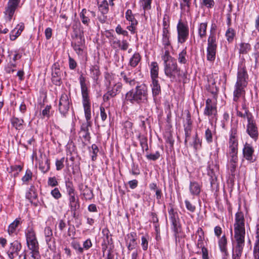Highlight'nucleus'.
I'll list each match as a JSON object with an SVG mask.
<instances>
[{
  "instance_id": "f257e3e1",
  "label": "nucleus",
  "mask_w": 259,
  "mask_h": 259,
  "mask_svg": "<svg viewBox=\"0 0 259 259\" xmlns=\"http://www.w3.org/2000/svg\"><path fill=\"white\" fill-rule=\"evenodd\" d=\"M234 226V239L236 243L233 259H240L244 246L245 235L244 218L243 212L238 211L235 214Z\"/></svg>"
},
{
  "instance_id": "f03ea898",
  "label": "nucleus",
  "mask_w": 259,
  "mask_h": 259,
  "mask_svg": "<svg viewBox=\"0 0 259 259\" xmlns=\"http://www.w3.org/2000/svg\"><path fill=\"white\" fill-rule=\"evenodd\" d=\"M248 75L245 67L241 65L238 69L237 80L234 85L233 101L238 102L240 98L245 99V90L248 84Z\"/></svg>"
},
{
  "instance_id": "7ed1b4c3",
  "label": "nucleus",
  "mask_w": 259,
  "mask_h": 259,
  "mask_svg": "<svg viewBox=\"0 0 259 259\" xmlns=\"http://www.w3.org/2000/svg\"><path fill=\"white\" fill-rule=\"evenodd\" d=\"M147 99L148 88L144 83L136 85L125 95V101L133 104L145 103Z\"/></svg>"
},
{
  "instance_id": "20e7f679",
  "label": "nucleus",
  "mask_w": 259,
  "mask_h": 259,
  "mask_svg": "<svg viewBox=\"0 0 259 259\" xmlns=\"http://www.w3.org/2000/svg\"><path fill=\"white\" fill-rule=\"evenodd\" d=\"M79 80L85 119L87 121H90L91 119V102L89 96V90L85 83V78L82 75H80Z\"/></svg>"
},
{
  "instance_id": "39448f33",
  "label": "nucleus",
  "mask_w": 259,
  "mask_h": 259,
  "mask_svg": "<svg viewBox=\"0 0 259 259\" xmlns=\"http://www.w3.org/2000/svg\"><path fill=\"white\" fill-rule=\"evenodd\" d=\"M27 246L31 250V258L38 259L39 257L38 243L35 233L33 229L29 228L25 231Z\"/></svg>"
},
{
  "instance_id": "423d86ee",
  "label": "nucleus",
  "mask_w": 259,
  "mask_h": 259,
  "mask_svg": "<svg viewBox=\"0 0 259 259\" xmlns=\"http://www.w3.org/2000/svg\"><path fill=\"white\" fill-rule=\"evenodd\" d=\"M217 48L216 34L214 32H211L207 39V47L206 49V58L208 61L213 62L215 60Z\"/></svg>"
},
{
  "instance_id": "0eeeda50",
  "label": "nucleus",
  "mask_w": 259,
  "mask_h": 259,
  "mask_svg": "<svg viewBox=\"0 0 259 259\" xmlns=\"http://www.w3.org/2000/svg\"><path fill=\"white\" fill-rule=\"evenodd\" d=\"M165 75L173 81L180 76V68L178 67L176 60L164 64Z\"/></svg>"
},
{
  "instance_id": "6e6552de",
  "label": "nucleus",
  "mask_w": 259,
  "mask_h": 259,
  "mask_svg": "<svg viewBox=\"0 0 259 259\" xmlns=\"http://www.w3.org/2000/svg\"><path fill=\"white\" fill-rule=\"evenodd\" d=\"M178 41L180 44L184 43L188 39L189 33L187 22H184L180 19L177 26Z\"/></svg>"
},
{
  "instance_id": "1a4fd4ad",
  "label": "nucleus",
  "mask_w": 259,
  "mask_h": 259,
  "mask_svg": "<svg viewBox=\"0 0 259 259\" xmlns=\"http://www.w3.org/2000/svg\"><path fill=\"white\" fill-rule=\"evenodd\" d=\"M19 2L20 0H9L4 12V17L6 21L11 20Z\"/></svg>"
},
{
  "instance_id": "9d476101",
  "label": "nucleus",
  "mask_w": 259,
  "mask_h": 259,
  "mask_svg": "<svg viewBox=\"0 0 259 259\" xmlns=\"http://www.w3.org/2000/svg\"><path fill=\"white\" fill-rule=\"evenodd\" d=\"M237 130L232 128L230 132L229 138V155H237L238 153V141L236 138Z\"/></svg>"
},
{
  "instance_id": "9b49d317",
  "label": "nucleus",
  "mask_w": 259,
  "mask_h": 259,
  "mask_svg": "<svg viewBox=\"0 0 259 259\" xmlns=\"http://www.w3.org/2000/svg\"><path fill=\"white\" fill-rule=\"evenodd\" d=\"M204 114L211 118H213L217 114V103L214 99H207Z\"/></svg>"
},
{
  "instance_id": "f8f14e48",
  "label": "nucleus",
  "mask_w": 259,
  "mask_h": 259,
  "mask_svg": "<svg viewBox=\"0 0 259 259\" xmlns=\"http://www.w3.org/2000/svg\"><path fill=\"white\" fill-rule=\"evenodd\" d=\"M70 104V101L67 95L64 93L61 96L59 104V110L63 115L68 112Z\"/></svg>"
},
{
  "instance_id": "ddd939ff",
  "label": "nucleus",
  "mask_w": 259,
  "mask_h": 259,
  "mask_svg": "<svg viewBox=\"0 0 259 259\" xmlns=\"http://www.w3.org/2000/svg\"><path fill=\"white\" fill-rule=\"evenodd\" d=\"M246 131L250 137L254 140H256L257 139L258 136L257 127L254 119H253L251 120V116L249 115V117H248V123L247 125Z\"/></svg>"
},
{
  "instance_id": "4468645a",
  "label": "nucleus",
  "mask_w": 259,
  "mask_h": 259,
  "mask_svg": "<svg viewBox=\"0 0 259 259\" xmlns=\"http://www.w3.org/2000/svg\"><path fill=\"white\" fill-rule=\"evenodd\" d=\"M21 249V245L17 241H14L10 244L7 253L10 259H13L16 255H18L19 252Z\"/></svg>"
},
{
  "instance_id": "2eb2a0df",
  "label": "nucleus",
  "mask_w": 259,
  "mask_h": 259,
  "mask_svg": "<svg viewBox=\"0 0 259 259\" xmlns=\"http://www.w3.org/2000/svg\"><path fill=\"white\" fill-rule=\"evenodd\" d=\"M254 150L252 146L248 143H245L243 148V155L246 160L250 162H253L255 159L253 158Z\"/></svg>"
},
{
  "instance_id": "dca6fc26",
  "label": "nucleus",
  "mask_w": 259,
  "mask_h": 259,
  "mask_svg": "<svg viewBox=\"0 0 259 259\" xmlns=\"http://www.w3.org/2000/svg\"><path fill=\"white\" fill-rule=\"evenodd\" d=\"M95 16L96 14L94 12L87 10L85 9H82L79 14L80 18L82 23L87 26H89L90 23L91 18L95 17Z\"/></svg>"
},
{
  "instance_id": "f3484780",
  "label": "nucleus",
  "mask_w": 259,
  "mask_h": 259,
  "mask_svg": "<svg viewBox=\"0 0 259 259\" xmlns=\"http://www.w3.org/2000/svg\"><path fill=\"white\" fill-rule=\"evenodd\" d=\"M136 240L137 235L134 232H131L125 237L126 245L129 250H132L136 248L137 244Z\"/></svg>"
},
{
  "instance_id": "a211bd4d",
  "label": "nucleus",
  "mask_w": 259,
  "mask_h": 259,
  "mask_svg": "<svg viewBox=\"0 0 259 259\" xmlns=\"http://www.w3.org/2000/svg\"><path fill=\"white\" fill-rule=\"evenodd\" d=\"M122 88V84L121 82L115 83L111 90H109L107 93L103 96L104 100H108L111 97H115L118 94Z\"/></svg>"
},
{
  "instance_id": "6ab92c4d",
  "label": "nucleus",
  "mask_w": 259,
  "mask_h": 259,
  "mask_svg": "<svg viewBox=\"0 0 259 259\" xmlns=\"http://www.w3.org/2000/svg\"><path fill=\"white\" fill-rule=\"evenodd\" d=\"M61 74V72L59 64L55 63L52 66V80L54 84L56 85H59L60 84Z\"/></svg>"
},
{
  "instance_id": "aec40b11",
  "label": "nucleus",
  "mask_w": 259,
  "mask_h": 259,
  "mask_svg": "<svg viewBox=\"0 0 259 259\" xmlns=\"http://www.w3.org/2000/svg\"><path fill=\"white\" fill-rule=\"evenodd\" d=\"M79 189L82 194L86 200H91L93 198L94 195L92 190L83 184L79 185Z\"/></svg>"
},
{
  "instance_id": "412c9836",
  "label": "nucleus",
  "mask_w": 259,
  "mask_h": 259,
  "mask_svg": "<svg viewBox=\"0 0 259 259\" xmlns=\"http://www.w3.org/2000/svg\"><path fill=\"white\" fill-rule=\"evenodd\" d=\"M120 79L128 84L130 87H134L136 85V80L135 78L131 77V73L129 71H122L120 73Z\"/></svg>"
},
{
  "instance_id": "4be33fe9",
  "label": "nucleus",
  "mask_w": 259,
  "mask_h": 259,
  "mask_svg": "<svg viewBox=\"0 0 259 259\" xmlns=\"http://www.w3.org/2000/svg\"><path fill=\"white\" fill-rule=\"evenodd\" d=\"M168 213L169 215L170 220L172 223L174 227V229L175 232H178V213L175 211L172 207H171L168 210Z\"/></svg>"
},
{
  "instance_id": "5701e85b",
  "label": "nucleus",
  "mask_w": 259,
  "mask_h": 259,
  "mask_svg": "<svg viewBox=\"0 0 259 259\" xmlns=\"http://www.w3.org/2000/svg\"><path fill=\"white\" fill-rule=\"evenodd\" d=\"M104 236L103 237V242L102 243V250L103 253L105 251L108 247V246L112 243V240L109 234V231L108 230H103L102 231Z\"/></svg>"
},
{
  "instance_id": "b1692460",
  "label": "nucleus",
  "mask_w": 259,
  "mask_h": 259,
  "mask_svg": "<svg viewBox=\"0 0 259 259\" xmlns=\"http://www.w3.org/2000/svg\"><path fill=\"white\" fill-rule=\"evenodd\" d=\"M24 28L23 23L19 24L17 26L11 31L10 34V39L12 40H15L21 33Z\"/></svg>"
},
{
  "instance_id": "393cba45",
  "label": "nucleus",
  "mask_w": 259,
  "mask_h": 259,
  "mask_svg": "<svg viewBox=\"0 0 259 259\" xmlns=\"http://www.w3.org/2000/svg\"><path fill=\"white\" fill-rule=\"evenodd\" d=\"M78 38L76 37V39L72 42L71 46L74 50L78 55H82L83 51V46L81 43V37H79V41L78 40Z\"/></svg>"
},
{
  "instance_id": "a878e982",
  "label": "nucleus",
  "mask_w": 259,
  "mask_h": 259,
  "mask_svg": "<svg viewBox=\"0 0 259 259\" xmlns=\"http://www.w3.org/2000/svg\"><path fill=\"white\" fill-rule=\"evenodd\" d=\"M207 28V22H202L198 25L197 27V32L199 37L202 39L205 38L206 36Z\"/></svg>"
},
{
  "instance_id": "bb28decb",
  "label": "nucleus",
  "mask_w": 259,
  "mask_h": 259,
  "mask_svg": "<svg viewBox=\"0 0 259 259\" xmlns=\"http://www.w3.org/2000/svg\"><path fill=\"white\" fill-rule=\"evenodd\" d=\"M159 67L156 62L151 63L150 75L152 80H157L158 77Z\"/></svg>"
},
{
  "instance_id": "cd10ccee",
  "label": "nucleus",
  "mask_w": 259,
  "mask_h": 259,
  "mask_svg": "<svg viewBox=\"0 0 259 259\" xmlns=\"http://www.w3.org/2000/svg\"><path fill=\"white\" fill-rule=\"evenodd\" d=\"M100 75L99 67L97 65L92 66L90 68V76L96 83H97Z\"/></svg>"
},
{
  "instance_id": "c85d7f7f",
  "label": "nucleus",
  "mask_w": 259,
  "mask_h": 259,
  "mask_svg": "<svg viewBox=\"0 0 259 259\" xmlns=\"http://www.w3.org/2000/svg\"><path fill=\"white\" fill-rule=\"evenodd\" d=\"M152 92L153 97H156L161 93V87L158 80H152Z\"/></svg>"
},
{
  "instance_id": "c756f323",
  "label": "nucleus",
  "mask_w": 259,
  "mask_h": 259,
  "mask_svg": "<svg viewBox=\"0 0 259 259\" xmlns=\"http://www.w3.org/2000/svg\"><path fill=\"white\" fill-rule=\"evenodd\" d=\"M189 189L191 194L193 195H198L201 191L199 184L195 182L190 183Z\"/></svg>"
},
{
  "instance_id": "7c9ffc66",
  "label": "nucleus",
  "mask_w": 259,
  "mask_h": 259,
  "mask_svg": "<svg viewBox=\"0 0 259 259\" xmlns=\"http://www.w3.org/2000/svg\"><path fill=\"white\" fill-rule=\"evenodd\" d=\"M256 240L254 247V253L256 259H259V226H257L256 231Z\"/></svg>"
},
{
  "instance_id": "2f4dec72",
  "label": "nucleus",
  "mask_w": 259,
  "mask_h": 259,
  "mask_svg": "<svg viewBox=\"0 0 259 259\" xmlns=\"http://www.w3.org/2000/svg\"><path fill=\"white\" fill-rule=\"evenodd\" d=\"M12 125L17 130H21L23 128L24 121L22 119L17 117H13L11 120Z\"/></svg>"
},
{
  "instance_id": "473e14b6",
  "label": "nucleus",
  "mask_w": 259,
  "mask_h": 259,
  "mask_svg": "<svg viewBox=\"0 0 259 259\" xmlns=\"http://www.w3.org/2000/svg\"><path fill=\"white\" fill-rule=\"evenodd\" d=\"M37 193L35 191L34 186H31L29 190L26 193V197L30 202H32L33 200L37 198Z\"/></svg>"
},
{
  "instance_id": "72a5a7b5",
  "label": "nucleus",
  "mask_w": 259,
  "mask_h": 259,
  "mask_svg": "<svg viewBox=\"0 0 259 259\" xmlns=\"http://www.w3.org/2000/svg\"><path fill=\"white\" fill-rule=\"evenodd\" d=\"M98 8L103 15L106 14L109 11L108 3L107 0H103L100 3L98 2Z\"/></svg>"
},
{
  "instance_id": "f704fd0d",
  "label": "nucleus",
  "mask_w": 259,
  "mask_h": 259,
  "mask_svg": "<svg viewBox=\"0 0 259 259\" xmlns=\"http://www.w3.org/2000/svg\"><path fill=\"white\" fill-rule=\"evenodd\" d=\"M251 46L248 43L241 42L239 44V53L240 54H246L251 50Z\"/></svg>"
},
{
  "instance_id": "c9c22d12",
  "label": "nucleus",
  "mask_w": 259,
  "mask_h": 259,
  "mask_svg": "<svg viewBox=\"0 0 259 259\" xmlns=\"http://www.w3.org/2000/svg\"><path fill=\"white\" fill-rule=\"evenodd\" d=\"M234 103H235L234 104L235 106V109L237 110V116L242 117V118H246L247 119V120H248V117H249V115L251 116V120L253 119L252 114L251 113H250L247 109H245V112L244 113H243L241 111H238V105L237 104V102H234Z\"/></svg>"
},
{
  "instance_id": "e433bc0d",
  "label": "nucleus",
  "mask_w": 259,
  "mask_h": 259,
  "mask_svg": "<svg viewBox=\"0 0 259 259\" xmlns=\"http://www.w3.org/2000/svg\"><path fill=\"white\" fill-rule=\"evenodd\" d=\"M19 224L20 221L16 219L9 226L8 232L10 235H13L16 233V229Z\"/></svg>"
},
{
  "instance_id": "4c0bfd02",
  "label": "nucleus",
  "mask_w": 259,
  "mask_h": 259,
  "mask_svg": "<svg viewBox=\"0 0 259 259\" xmlns=\"http://www.w3.org/2000/svg\"><path fill=\"white\" fill-rule=\"evenodd\" d=\"M178 60L180 64H185L187 62V55L186 48L183 49L179 54Z\"/></svg>"
},
{
  "instance_id": "58836bf2",
  "label": "nucleus",
  "mask_w": 259,
  "mask_h": 259,
  "mask_svg": "<svg viewBox=\"0 0 259 259\" xmlns=\"http://www.w3.org/2000/svg\"><path fill=\"white\" fill-rule=\"evenodd\" d=\"M235 35L234 29L231 27L228 28L225 33L227 40L229 42H232L233 41Z\"/></svg>"
},
{
  "instance_id": "ea45409f",
  "label": "nucleus",
  "mask_w": 259,
  "mask_h": 259,
  "mask_svg": "<svg viewBox=\"0 0 259 259\" xmlns=\"http://www.w3.org/2000/svg\"><path fill=\"white\" fill-rule=\"evenodd\" d=\"M227 241L226 237L223 236L219 241V245L221 251L223 252L226 253Z\"/></svg>"
},
{
  "instance_id": "a19ab883",
  "label": "nucleus",
  "mask_w": 259,
  "mask_h": 259,
  "mask_svg": "<svg viewBox=\"0 0 259 259\" xmlns=\"http://www.w3.org/2000/svg\"><path fill=\"white\" fill-rule=\"evenodd\" d=\"M70 206L72 211H75L79 206L78 199H76L75 196L69 197Z\"/></svg>"
},
{
  "instance_id": "79ce46f5",
  "label": "nucleus",
  "mask_w": 259,
  "mask_h": 259,
  "mask_svg": "<svg viewBox=\"0 0 259 259\" xmlns=\"http://www.w3.org/2000/svg\"><path fill=\"white\" fill-rule=\"evenodd\" d=\"M141 60L139 53H135L130 60V64L132 67H136Z\"/></svg>"
},
{
  "instance_id": "37998d69",
  "label": "nucleus",
  "mask_w": 259,
  "mask_h": 259,
  "mask_svg": "<svg viewBox=\"0 0 259 259\" xmlns=\"http://www.w3.org/2000/svg\"><path fill=\"white\" fill-rule=\"evenodd\" d=\"M125 18L127 20L130 21L131 23L138 24V21L135 18L131 10H127L125 12Z\"/></svg>"
},
{
  "instance_id": "c03bdc74",
  "label": "nucleus",
  "mask_w": 259,
  "mask_h": 259,
  "mask_svg": "<svg viewBox=\"0 0 259 259\" xmlns=\"http://www.w3.org/2000/svg\"><path fill=\"white\" fill-rule=\"evenodd\" d=\"M192 145L196 150L200 149L201 147V141L198 138L197 134H195V136L194 137L193 142L192 144Z\"/></svg>"
},
{
  "instance_id": "a18cd8bd",
  "label": "nucleus",
  "mask_w": 259,
  "mask_h": 259,
  "mask_svg": "<svg viewBox=\"0 0 259 259\" xmlns=\"http://www.w3.org/2000/svg\"><path fill=\"white\" fill-rule=\"evenodd\" d=\"M162 59L164 61V64L176 60L174 58L172 57L170 55L168 50L165 51L164 55L162 57Z\"/></svg>"
},
{
  "instance_id": "49530a36",
  "label": "nucleus",
  "mask_w": 259,
  "mask_h": 259,
  "mask_svg": "<svg viewBox=\"0 0 259 259\" xmlns=\"http://www.w3.org/2000/svg\"><path fill=\"white\" fill-rule=\"evenodd\" d=\"M32 173L30 169H27L25 175L22 177V181L24 183H27L32 179Z\"/></svg>"
},
{
  "instance_id": "de8ad7c7",
  "label": "nucleus",
  "mask_w": 259,
  "mask_h": 259,
  "mask_svg": "<svg viewBox=\"0 0 259 259\" xmlns=\"http://www.w3.org/2000/svg\"><path fill=\"white\" fill-rule=\"evenodd\" d=\"M148 235L143 236L141 238V245L144 250H146L148 247Z\"/></svg>"
},
{
  "instance_id": "09e8293b",
  "label": "nucleus",
  "mask_w": 259,
  "mask_h": 259,
  "mask_svg": "<svg viewBox=\"0 0 259 259\" xmlns=\"http://www.w3.org/2000/svg\"><path fill=\"white\" fill-rule=\"evenodd\" d=\"M186 207L191 212H194L196 210V207L188 200H185Z\"/></svg>"
},
{
  "instance_id": "8fccbe9b",
  "label": "nucleus",
  "mask_w": 259,
  "mask_h": 259,
  "mask_svg": "<svg viewBox=\"0 0 259 259\" xmlns=\"http://www.w3.org/2000/svg\"><path fill=\"white\" fill-rule=\"evenodd\" d=\"M140 145L143 150L144 149L146 151H147L148 150L147 139L146 138H145L144 137H141L140 139Z\"/></svg>"
},
{
  "instance_id": "3c124183",
  "label": "nucleus",
  "mask_w": 259,
  "mask_h": 259,
  "mask_svg": "<svg viewBox=\"0 0 259 259\" xmlns=\"http://www.w3.org/2000/svg\"><path fill=\"white\" fill-rule=\"evenodd\" d=\"M152 0H141L142 6L144 10H148L151 9V4Z\"/></svg>"
},
{
  "instance_id": "603ef678",
  "label": "nucleus",
  "mask_w": 259,
  "mask_h": 259,
  "mask_svg": "<svg viewBox=\"0 0 259 259\" xmlns=\"http://www.w3.org/2000/svg\"><path fill=\"white\" fill-rule=\"evenodd\" d=\"M92 150V159L94 161L96 159L97 153L99 151L98 146L95 144H93L91 147Z\"/></svg>"
},
{
  "instance_id": "864d4df0",
  "label": "nucleus",
  "mask_w": 259,
  "mask_h": 259,
  "mask_svg": "<svg viewBox=\"0 0 259 259\" xmlns=\"http://www.w3.org/2000/svg\"><path fill=\"white\" fill-rule=\"evenodd\" d=\"M205 138L207 143H210L212 142V135L211 131L209 128L205 131Z\"/></svg>"
},
{
  "instance_id": "5fc2aeb1",
  "label": "nucleus",
  "mask_w": 259,
  "mask_h": 259,
  "mask_svg": "<svg viewBox=\"0 0 259 259\" xmlns=\"http://www.w3.org/2000/svg\"><path fill=\"white\" fill-rule=\"evenodd\" d=\"M203 233L201 232V234L199 235V237L198 239L197 246L199 248H205L204 246V237L202 236Z\"/></svg>"
},
{
  "instance_id": "6e6d98bb",
  "label": "nucleus",
  "mask_w": 259,
  "mask_h": 259,
  "mask_svg": "<svg viewBox=\"0 0 259 259\" xmlns=\"http://www.w3.org/2000/svg\"><path fill=\"white\" fill-rule=\"evenodd\" d=\"M67 191L69 195V197L72 196H75L74 191L75 190L73 188L72 183H68L66 184Z\"/></svg>"
},
{
  "instance_id": "4d7b16f0",
  "label": "nucleus",
  "mask_w": 259,
  "mask_h": 259,
  "mask_svg": "<svg viewBox=\"0 0 259 259\" xmlns=\"http://www.w3.org/2000/svg\"><path fill=\"white\" fill-rule=\"evenodd\" d=\"M146 157L149 160L154 161L159 158L160 153L158 151H156L155 153L147 154Z\"/></svg>"
},
{
  "instance_id": "13d9d810",
  "label": "nucleus",
  "mask_w": 259,
  "mask_h": 259,
  "mask_svg": "<svg viewBox=\"0 0 259 259\" xmlns=\"http://www.w3.org/2000/svg\"><path fill=\"white\" fill-rule=\"evenodd\" d=\"M51 194L56 199L60 198L62 196L59 190L57 188H55L51 190Z\"/></svg>"
},
{
  "instance_id": "bf43d9fd",
  "label": "nucleus",
  "mask_w": 259,
  "mask_h": 259,
  "mask_svg": "<svg viewBox=\"0 0 259 259\" xmlns=\"http://www.w3.org/2000/svg\"><path fill=\"white\" fill-rule=\"evenodd\" d=\"M64 158L63 157L59 160H57L56 161V169L60 170L64 167Z\"/></svg>"
},
{
  "instance_id": "052dcab7",
  "label": "nucleus",
  "mask_w": 259,
  "mask_h": 259,
  "mask_svg": "<svg viewBox=\"0 0 259 259\" xmlns=\"http://www.w3.org/2000/svg\"><path fill=\"white\" fill-rule=\"evenodd\" d=\"M186 120L187 125L185 127V132H191V121L189 114H187Z\"/></svg>"
},
{
  "instance_id": "680f3d73",
  "label": "nucleus",
  "mask_w": 259,
  "mask_h": 259,
  "mask_svg": "<svg viewBox=\"0 0 259 259\" xmlns=\"http://www.w3.org/2000/svg\"><path fill=\"white\" fill-rule=\"evenodd\" d=\"M214 4L213 0H202V5L208 8H212Z\"/></svg>"
},
{
  "instance_id": "e2e57ef3",
  "label": "nucleus",
  "mask_w": 259,
  "mask_h": 259,
  "mask_svg": "<svg viewBox=\"0 0 259 259\" xmlns=\"http://www.w3.org/2000/svg\"><path fill=\"white\" fill-rule=\"evenodd\" d=\"M72 246L74 249L78 251L79 253H82L83 252V248L81 247L80 244L77 241H74L72 243Z\"/></svg>"
},
{
  "instance_id": "0e129e2a",
  "label": "nucleus",
  "mask_w": 259,
  "mask_h": 259,
  "mask_svg": "<svg viewBox=\"0 0 259 259\" xmlns=\"http://www.w3.org/2000/svg\"><path fill=\"white\" fill-rule=\"evenodd\" d=\"M129 47V43L126 39H122L121 41L119 48L122 51H126Z\"/></svg>"
},
{
  "instance_id": "69168bd1",
  "label": "nucleus",
  "mask_w": 259,
  "mask_h": 259,
  "mask_svg": "<svg viewBox=\"0 0 259 259\" xmlns=\"http://www.w3.org/2000/svg\"><path fill=\"white\" fill-rule=\"evenodd\" d=\"M39 169L43 173H46L49 170V163H48V161H46V162L44 164L41 163L39 164Z\"/></svg>"
},
{
  "instance_id": "338daca9",
  "label": "nucleus",
  "mask_w": 259,
  "mask_h": 259,
  "mask_svg": "<svg viewBox=\"0 0 259 259\" xmlns=\"http://www.w3.org/2000/svg\"><path fill=\"white\" fill-rule=\"evenodd\" d=\"M237 165V163H233L229 162L228 166V168L230 169V170L231 172L232 175H235V172L236 171Z\"/></svg>"
},
{
  "instance_id": "774afa93",
  "label": "nucleus",
  "mask_w": 259,
  "mask_h": 259,
  "mask_svg": "<svg viewBox=\"0 0 259 259\" xmlns=\"http://www.w3.org/2000/svg\"><path fill=\"white\" fill-rule=\"evenodd\" d=\"M77 66V64L76 61L72 58L71 57L69 56V66L70 69H74Z\"/></svg>"
}]
</instances>
